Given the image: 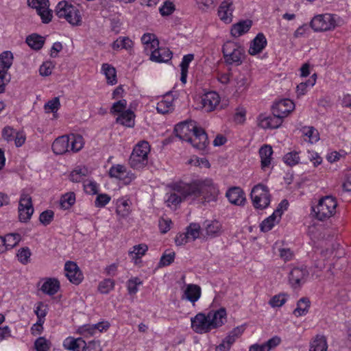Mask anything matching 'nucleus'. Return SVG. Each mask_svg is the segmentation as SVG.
<instances>
[{"label":"nucleus","mask_w":351,"mask_h":351,"mask_svg":"<svg viewBox=\"0 0 351 351\" xmlns=\"http://www.w3.org/2000/svg\"><path fill=\"white\" fill-rule=\"evenodd\" d=\"M199 5V8L206 11L209 9H212L215 7V2L217 0H197Z\"/></svg>","instance_id":"obj_60"},{"label":"nucleus","mask_w":351,"mask_h":351,"mask_svg":"<svg viewBox=\"0 0 351 351\" xmlns=\"http://www.w3.org/2000/svg\"><path fill=\"white\" fill-rule=\"evenodd\" d=\"M60 289V282L55 278H49L42 285L41 291L49 295L56 294Z\"/></svg>","instance_id":"obj_28"},{"label":"nucleus","mask_w":351,"mask_h":351,"mask_svg":"<svg viewBox=\"0 0 351 351\" xmlns=\"http://www.w3.org/2000/svg\"><path fill=\"white\" fill-rule=\"evenodd\" d=\"M198 127L195 121H186L176 125L174 133L180 139L188 142Z\"/></svg>","instance_id":"obj_8"},{"label":"nucleus","mask_w":351,"mask_h":351,"mask_svg":"<svg viewBox=\"0 0 351 351\" xmlns=\"http://www.w3.org/2000/svg\"><path fill=\"white\" fill-rule=\"evenodd\" d=\"M64 346L66 349L72 351H85L86 343L81 337L77 339L68 337L64 341Z\"/></svg>","instance_id":"obj_22"},{"label":"nucleus","mask_w":351,"mask_h":351,"mask_svg":"<svg viewBox=\"0 0 351 351\" xmlns=\"http://www.w3.org/2000/svg\"><path fill=\"white\" fill-rule=\"evenodd\" d=\"M133 46L132 41L128 37H119L112 43V48L117 50L120 48L129 49Z\"/></svg>","instance_id":"obj_37"},{"label":"nucleus","mask_w":351,"mask_h":351,"mask_svg":"<svg viewBox=\"0 0 351 351\" xmlns=\"http://www.w3.org/2000/svg\"><path fill=\"white\" fill-rule=\"evenodd\" d=\"M84 189L88 194H97L98 192L97 184L95 182L90 181L88 184H84Z\"/></svg>","instance_id":"obj_64"},{"label":"nucleus","mask_w":351,"mask_h":351,"mask_svg":"<svg viewBox=\"0 0 351 351\" xmlns=\"http://www.w3.org/2000/svg\"><path fill=\"white\" fill-rule=\"evenodd\" d=\"M21 237L18 233H9L4 237H1V245L5 247V251L8 248H12L15 247L21 241Z\"/></svg>","instance_id":"obj_27"},{"label":"nucleus","mask_w":351,"mask_h":351,"mask_svg":"<svg viewBox=\"0 0 351 351\" xmlns=\"http://www.w3.org/2000/svg\"><path fill=\"white\" fill-rule=\"evenodd\" d=\"M31 255V251L27 247L21 248L17 253L19 261L23 265H26L29 262Z\"/></svg>","instance_id":"obj_43"},{"label":"nucleus","mask_w":351,"mask_h":351,"mask_svg":"<svg viewBox=\"0 0 351 351\" xmlns=\"http://www.w3.org/2000/svg\"><path fill=\"white\" fill-rule=\"evenodd\" d=\"M134 113L131 110H127L116 119V122L121 125L132 128L134 125Z\"/></svg>","instance_id":"obj_29"},{"label":"nucleus","mask_w":351,"mask_h":351,"mask_svg":"<svg viewBox=\"0 0 351 351\" xmlns=\"http://www.w3.org/2000/svg\"><path fill=\"white\" fill-rule=\"evenodd\" d=\"M303 133L308 136L311 143L317 142L319 139V132L313 127L304 128Z\"/></svg>","instance_id":"obj_50"},{"label":"nucleus","mask_w":351,"mask_h":351,"mask_svg":"<svg viewBox=\"0 0 351 351\" xmlns=\"http://www.w3.org/2000/svg\"><path fill=\"white\" fill-rule=\"evenodd\" d=\"M308 271L306 268L294 267L289 274V282L291 287L296 289L300 287L306 282Z\"/></svg>","instance_id":"obj_12"},{"label":"nucleus","mask_w":351,"mask_h":351,"mask_svg":"<svg viewBox=\"0 0 351 351\" xmlns=\"http://www.w3.org/2000/svg\"><path fill=\"white\" fill-rule=\"evenodd\" d=\"M65 275L73 284L78 285L83 280V275L77 264L73 261H67L64 265Z\"/></svg>","instance_id":"obj_13"},{"label":"nucleus","mask_w":351,"mask_h":351,"mask_svg":"<svg viewBox=\"0 0 351 351\" xmlns=\"http://www.w3.org/2000/svg\"><path fill=\"white\" fill-rule=\"evenodd\" d=\"M310 25L315 32L332 30L337 26L335 16L328 13L317 15L313 18Z\"/></svg>","instance_id":"obj_7"},{"label":"nucleus","mask_w":351,"mask_h":351,"mask_svg":"<svg viewBox=\"0 0 351 351\" xmlns=\"http://www.w3.org/2000/svg\"><path fill=\"white\" fill-rule=\"evenodd\" d=\"M36 351H48L50 348V343L45 337H38L34 342Z\"/></svg>","instance_id":"obj_47"},{"label":"nucleus","mask_w":351,"mask_h":351,"mask_svg":"<svg viewBox=\"0 0 351 351\" xmlns=\"http://www.w3.org/2000/svg\"><path fill=\"white\" fill-rule=\"evenodd\" d=\"M51 62H45L40 67L39 72L42 76H49L51 73L53 68Z\"/></svg>","instance_id":"obj_61"},{"label":"nucleus","mask_w":351,"mask_h":351,"mask_svg":"<svg viewBox=\"0 0 351 351\" xmlns=\"http://www.w3.org/2000/svg\"><path fill=\"white\" fill-rule=\"evenodd\" d=\"M47 306L43 302H39L36 304L34 313L37 317H45L47 315Z\"/></svg>","instance_id":"obj_63"},{"label":"nucleus","mask_w":351,"mask_h":351,"mask_svg":"<svg viewBox=\"0 0 351 351\" xmlns=\"http://www.w3.org/2000/svg\"><path fill=\"white\" fill-rule=\"evenodd\" d=\"M143 282L140 280V278L136 277L132 279H130L127 282V288L128 290V293L130 295H134L138 291V285H142Z\"/></svg>","instance_id":"obj_44"},{"label":"nucleus","mask_w":351,"mask_h":351,"mask_svg":"<svg viewBox=\"0 0 351 351\" xmlns=\"http://www.w3.org/2000/svg\"><path fill=\"white\" fill-rule=\"evenodd\" d=\"M53 217V211L51 210H47L40 213L39 221L44 226H47L52 221Z\"/></svg>","instance_id":"obj_49"},{"label":"nucleus","mask_w":351,"mask_h":351,"mask_svg":"<svg viewBox=\"0 0 351 351\" xmlns=\"http://www.w3.org/2000/svg\"><path fill=\"white\" fill-rule=\"evenodd\" d=\"M201 296V288L197 285L190 284L188 285L182 298H185L193 304L197 302Z\"/></svg>","instance_id":"obj_24"},{"label":"nucleus","mask_w":351,"mask_h":351,"mask_svg":"<svg viewBox=\"0 0 351 351\" xmlns=\"http://www.w3.org/2000/svg\"><path fill=\"white\" fill-rule=\"evenodd\" d=\"M267 39L263 33H258L251 41L248 52L250 55L255 56L261 53L266 47Z\"/></svg>","instance_id":"obj_17"},{"label":"nucleus","mask_w":351,"mask_h":351,"mask_svg":"<svg viewBox=\"0 0 351 351\" xmlns=\"http://www.w3.org/2000/svg\"><path fill=\"white\" fill-rule=\"evenodd\" d=\"M150 145L146 141L138 143L133 149L129 158V165L134 169H141L148 164V154Z\"/></svg>","instance_id":"obj_2"},{"label":"nucleus","mask_w":351,"mask_h":351,"mask_svg":"<svg viewBox=\"0 0 351 351\" xmlns=\"http://www.w3.org/2000/svg\"><path fill=\"white\" fill-rule=\"evenodd\" d=\"M175 10L174 4L169 1L164 3L163 5L160 8L159 11L162 16H169Z\"/></svg>","instance_id":"obj_52"},{"label":"nucleus","mask_w":351,"mask_h":351,"mask_svg":"<svg viewBox=\"0 0 351 351\" xmlns=\"http://www.w3.org/2000/svg\"><path fill=\"white\" fill-rule=\"evenodd\" d=\"M12 53L9 51H3L0 54V69L8 70L12 64Z\"/></svg>","instance_id":"obj_36"},{"label":"nucleus","mask_w":351,"mask_h":351,"mask_svg":"<svg viewBox=\"0 0 351 351\" xmlns=\"http://www.w3.org/2000/svg\"><path fill=\"white\" fill-rule=\"evenodd\" d=\"M16 130L10 126L5 127L2 130V136L8 142L14 140Z\"/></svg>","instance_id":"obj_59"},{"label":"nucleus","mask_w":351,"mask_h":351,"mask_svg":"<svg viewBox=\"0 0 351 351\" xmlns=\"http://www.w3.org/2000/svg\"><path fill=\"white\" fill-rule=\"evenodd\" d=\"M127 106V101L125 99H121L117 102H114L110 109V112L114 113H122L124 112Z\"/></svg>","instance_id":"obj_54"},{"label":"nucleus","mask_w":351,"mask_h":351,"mask_svg":"<svg viewBox=\"0 0 351 351\" xmlns=\"http://www.w3.org/2000/svg\"><path fill=\"white\" fill-rule=\"evenodd\" d=\"M277 217L272 214L269 217L264 219L260 224V228L262 232H266L272 229L276 222Z\"/></svg>","instance_id":"obj_42"},{"label":"nucleus","mask_w":351,"mask_h":351,"mask_svg":"<svg viewBox=\"0 0 351 351\" xmlns=\"http://www.w3.org/2000/svg\"><path fill=\"white\" fill-rule=\"evenodd\" d=\"M37 14L41 17L42 21L44 23H49L51 21L52 12L47 8L40 9V11H36Z\"/></svg>","instance_id":"obj_58"},{"label":"nucleus","mask_w":351,"mask_h":351,"mask_svg":"<svg viewBox=\"0 0 351 351\" xmlns=\"http://www.w3.org/2000/svg\"><path fill=\"white\" fill-rule=\"evenodd\" d=\"M204 227L208 236L214 238L221 234L222 225L217 220H206L204 223Z\"/></svg>","instance_id":"obj_20"},{"label":"nucleus","mask_w":351,"mask_h":351,"mask_svg":"<svg viewBox=\"0 0 351 351\" xmlns=\"http://www.w3.org/2000/svg\"><path fill=\"white\" fill-rule=\"evenodd\" d=\"M188 142L190 143L193 147L200 151H205L209 144L208 135L205 130L201 127H198L196 129L195 132L193 133V135Z\"/></svg>","instance_id":"obj_9"},{"label":"nucleus","mask_w":351,"mask_h":351,"mask_svg":"<svg viewBox=\"0 0 351 351\" xmlns=\"http://www.w3.org/2000/svg\"><path fill=\"white\" fill-rule=\"evenodd\" d=\"M272 154V147L269 145H265L260 148L259 155L261 159V168L263 169L270 165Z\"/></svg>","instance_id":"obj_26"},{"label":"nucleus","mask_w":351,"mask_h":351,"mask_svg":"<svg viewBox=\"0 0 351 351\" xmlns=\"http://www.w3.org/2000/svg\"><path fill=\"white\" fill-rule=\"evenodd\" d=\"M294 108V103L291 100L282 99L272 106V114L283 119L293 110Z\"/></svg>","instance_id":"obj_11"},{"label":"nucleus","mask_w":351,"mask_h":351,"mask_svg":"<svg viewBox=\"0 0 351 351\" xmlns=\"http://www.w3.org/2000/svg\"><path fill=\"white\" fill-rule=\"evenodd\" d=\"M56 13L59 18L65 19L72 25H80L81 24L82 17L79 10L65 1L58 3L56 8Z\"/></svg>","instance_id":"obj_5"},{"label":"nucleus","mask_w":351,"mask_h":351,"mask_svg":"<svg viewBox=\"0 0 351 351\" xmlns=\"http://www.w3.org/2000/svg\"><path fill=\"white\" fill-rule=\"evenodd\" d=\"M252 25V21L250 19L242 20L234 24L231 28L230 33L234 37H239L247 33Z\"/></svg>","instance_id":"obj_21"},{"label":"nucleus","mask_w":351,"mask_h":351,"mask_svg":"<svg viewBox=\"0 0 351 351\" xmlns=\"http://www.w3.org/2000/svg\"><path fill=\"white\" fill-rule=\"evenodd\" d=\"M173 189L176 193H171L167 202L169 206H176L183 199L189 197L202 196L205 202L215 201L219 190L210 179L196 180L191 183L179 182L173 184Z\"/></svg>","instance_id":"obj_1"},{"label":"nucleus","mask_w":351,"mask_h":351,"mask_svg":"<svg viewBox=\"0 0 351 351\" xmlns=\"http://www.w3.org/2000/svg\"><path fill=\"white\" fill-rule=\"evenodd\" d=\"M23 209H26V215L24 219H30L34 213V208L32 197L26 193L21 194L19 201V210H23Z\"/></svg>","instance_id":"obj_25"},{"label":"nucleus","mask_w":351,"mask_h":351,"mask_svg":"<svg viewBox=\"0 0 351 351\" xmlns=\"http://www.w3.org/2000/svg\"><path fill=\"white\" fill-rule=\"evenodd\" d=\"M88 172L85 167H77L71 172L70 180L73 182H80L87 176Z\"/></svg>","instance_id":"obj_34"},{"label":"nucleus","mask_w":351,"mask_h":351,"mask_svg":"<svg viewBox=\"0 0 351 351\" xmlns=\"http://www.w3.org/2000/svg\"><path fill=\"white\" fill-rule=\"evenodd\" d=\"M220 98L219 95L214 91L205 93L202 97V108L206 112L214 110L219 104Z\"/></svg>","instance_id":"obj_15"},{"label":"nucleus","mask_w":351,"mask_h":351,"mask_svg":"<svg viewBox=\"0 0 351 351\" xmlns=\"http://www.w3.org/2000/svg\"><path fill=\"white\" fill-rule=\"evenodd\" d=\"M110 199L111 197L107 194H98L95 202V205L96 207H104L109 203Z\"/></svg>","instance_id":"obj_57"},{"label":"nucleus","mask_w":351,"mask_h":351,"mask_svg":"<svg viewBox=\"0 0 351 351\" xmlns=\"http://www.w3.org/2000/svg\"><path fill=\"white\" fill-rule=\"evenodd\" d=\"M45 37L37 34H32L26 38V43L34 50H40L45 44Z\"/></svg>","instance_id":"obj_31"},{"label":"nucleus","mask_w":351,"mask_h":351,"mask_svg":"<svg viewBox=\"0 0 351 351\" xmlns=\"http://www.w3.org/2000/svg\"><path fill=\"white\" fill-rule=\"evenodd\" d=\"M172 58V52L167 48H158L152 52L150 60L156 62H167Z\"/></svg>","instance_id":"obj_23"},{"label":"nucleus","mask_w":351,"mask_h":351,"mask_svg":"<svg viewBox=\"0 0 351 351\" xmlns=\"http://www.w3.org/2000/svg\"><path fill=\"white\" fill-rule=\"evenodd\" d=\"M200 226L199 223H191L186 228V235L189 237V239H191L193 241H195L199 237L200 232Z\"/></svg>","instance_id":"obj_40"},{"label":"nucleus","mask_w":351,"mask_h":351,"mask_svg":"<svg viewBox=\"0 0 351 351\" xmlns=\"http://www.w3.org/2000/svg\"><path fill=\"white\" fill-rule=\"evenodd\" d=\"M224 62L228 65L239 66L245 58V50L237 43L226 42L222 47Z\"/></svg>","instance_id":"obj_3"},{"label":"nucleus","mask_w":351,"mask_h":351,"mask_svg":"<svg viewBox=\"0 0 351 351\" xmlns=\"http://www.w3.org/2000/svg\"><path fill=\"white\" fill-rule=\"evenodd\" d=\"M253 205L256 208L264 209L270 203V194L267 187L263 184H257L252 189L250 194Z\"/></svg>","instance_id":"obj_6"},{"label":"nucleus","mask_w":351,"mask_h":351,"mask_svg":"<svg viewBox=\"0 0 351 351\" xmlns=\"http://www.w3.org/2000/svg\"><path fill=\"white\" fill-rule=\"evenodd\" d=\"M126 168L121 165L112 166L109 170V175L112 178H122V176L125 173Z\"/></svg>","instance_id":"obj_46"},{"label":"nucleus","mask_w":351,"mask_h":351,"mask_svg":"<svg viewBox=\"0 0 351 351\" xmlns=\"http://www.w3.org/2000/svg\"><path fill=\"white\" fill-rule=\"evenodd\" d=\"M172 108V101L162 99L157 104L156 110L160 114L168 113Z\"/></svg>","instance_id":"obj_45"},{"label":"nucleus","mask_w":351,"mask_h":351,"mask_svg":"<svg viewBox=\"0 0 351 351\" xmlns=\"http://www.w3.org/2000/svg\"><path fill=\"white\" fill-rule=\"evenodd\" d=\"M52 150L57 155L63 154L69 152V138L67 136L57 138L52 144Z\"/></svg>","instance_id":"obj_19"},{"label":"nucleus","mask_w":351,"mask_h":351,"mask_svg":"<svg viewBox=\"0 0 351 351\" xmlns=\"http://www.w3.org/2000/svg\"><path fill=\"white\" fill-rule=\"evenodd\" d=\"M232 3L230 0H224L221 2L218 9V16L219 19L226 23H230L232 21Z\"/></svg>","instance_id":"obj_18"},{"label":"nucleus","mask_w":351,"mask_h":351,"mask_svg":"<svg viewBox=\"0 0 351 351\" xmlns=\"http://www.w3.org/2000/svg\"><path fill=\"white\" fill-rule=\"evenodd\" d=\"M327 340L326 337L324 335H316L311 343L310 351H327Z\"/></svg>","instance_id":"obj_30"},{"label":"nucleus","mask_w":351,"mask_h":351,"mask_svg":"<svg viewBox=\"0 0 351 351\" xmlns=\"http://www.w3.org/2000/svg\"><path fill=\"white\" fill-rule=\"evenodd\" d=\"M310 304L311 302L308 298H302L298 300L297 307L293 311V314L297 317L306 315L308 311Z\"/></svg>","instance_id":"obj_32"},{"label":"nucleus","mask_w":351,"mask_h":351,"mask_svg":"<svg viewBox=\"0 0 351 351\" xmlns=\"http://www.w3.org/2000/svg\"><path fill=\"white\" fill-rule=\"evenodd\" d=\"M29 5L33 8H35L36 11H40V9L47 8L49 6V0H32L28 1Z\"/></svg>","instance_id":"obj_55"},{"label":"nucleus","mask_w":351,"mask_h":351,"mask_svg":"<svg viewBox=\"0 0 351 351\" xmlns=\"http://www.w3.org/2000/svg\"><path fill=\"white\" fill-rule=\"evenodd\" d=\"M102 69L104 72L108 84L113 85L117 84V72L115 69L108 64H103Z\"/></svg>","instance_id":"obj_35"},{"label":"nucleus","mask_w":351,"mask_h":351,"mask_svg":"<svg viewBox=\"0 0 351 351\" xmlns=\"http://www.w3.org/2000/svg\"><path fill=\"white\" fill-rule=\"evenodd\" d=\"M191 328L195 332L200 334L208 332L213 329L208 315L202 313L191 318Z\"/></svg>","instance_id":"obj_10"},{"label":"nucleus","mask_w":351,"mask_h":351,"mask_svg":"<svg viewBox=\"0 0 351 351\" xmlns=\"http://www.w3.org/2000/svg\"><path fill=\"white\" fill-rule=\"evenodd\" d=\"M141 41L143 44H151L153 47H155V45H158L159 44V41L156 36L149 33L144 34L141 38Z\"/></svg>","instance_id":"obj_53"},{"label":"nucleus","mask_w":351,"mask_h":351,"mask_svg":"<svg viewBox=\"0 0 351 351\" xmlns=\"http://www.w3.org/2000/svg\"><path fill=\"white\" fill-rule=\"evenodd\" d=\"M337 202L335 197L326 195L322 197L315 207H313L316 218L324 221L333 216L336 212Z\"/></svg>","instance_id":"obj_4"},{"label":"nucleus","mask_w":351,"mask_h":351,"mask_svg":"<svg viewBox=\"0 0 351 351\" xmlns=\"http://www.w3.org/2000/svg\"><path fill=\"white\" fill-rule=\"evenodd\" d=\"M283 161L290 167L298 164L300 162L299 152L293 151L286 154L283 157Z\"/></svg>","instance_id":"obj_38"},{"label":"nucleus","mask_w":351,"mask_h":351,"mask_svg":"<svg viewBox=\"0 0 351 351\" xmlns=\"http://www.w3.org/2000/svg\"><path fill=\"white\" fill-rule=\"evenodd\" d=\"M114 281L110 278H107L100 282L98 286V290L100 293L107 294L114 287Z\"/></svg>","instance_id":"obj_41"},{"label":"nucleus","mask_w":351,"mask_h":351,"mask_svg":"<svg viewBox=\"0 0 351 351\" xmlns=\"http://www.w3.org/2000/svg\"><path fill=\"white\" fill-rule=\"evenodd\" d=\"M75 195L73 192L64 194L60 199L61 206L65 209L69 208L75 204Z\"/></svg>","instance_id":"obj_39"},{"label":"nucleus","mask_w":351,"mask_h":351,"mask_svg":"<svg viewBox=\"0 0 351 351\" xmlns=\"http://www.w3.org/2000/svg\"><path fill=\"white\" fill-rule=\"evenodd\" d=\"M60 106V99L58 97H54L49 100L45 105V110L46 112H56L58 111Z\"/></svg>","instance_id":"obj_48"},{"label":"nucleus","mask_w":351,"mask_h":351,"mask_svg":"<svg viewBox=\"0 0 351 351\" xmlns=\"http://www.w3.org/2000/svg\"><path fill=\"white\" fill-rule=\"evenodd\" d=\"M207 315L213 329L221 326L227 319L225 308H220L215 311H211Z\"/></svg>","instance_id":"obj_14"},{"label":"nucleus","mask_w":351,"mask_h":351,"mask_svg":"<svg viewBox=\"0 0 351 351\" xmlns=\"http://www.w3.org/2000/svg\"><path fill=\"white\" fill-rule=\"evenodd\" d=\"M176 254L175 252H171L169 254H164L160 260L159 266L165 267L169 265L174 261Z\"/></svg>","instance_id":"obj_56"},{"label":"nucleus","mask_w":351,"mask_h":351,"mask_svg":"<svg viewBox=\"0 0 351 351\" xmlns=\"http://www.w3.org/2000/svg\"><path fill=\"white\" fill-rule=\"evenodd\" d=\"M171 224V219L161 218L159 220V224H158L160 232L162 234L167 233L170 230Z\"/></svg>","instance_id":"obj_62"},{"label":"nucleus","mask_w":351,"mask_h":351,"mask_svg":"<svg viewBox=\"0 0 351 351\" xmlns=\"http://www.w3.org/2000/svg\"><path fill=\"white\" fill-rule=\"evenodd\" d=\"M229 202L234 205L241 206L245 202V196L243 191L237 186L230 188L226 194Z\"/></svg>","instance_id":"obj_16"},{"label":"nucleus","mask_w":351,"mask_h":351,"mask_svg":"<svg viewBox=\"0 0 351 351\" xmlns=\"http://www.w3.org/2000/svg\"><path fill=\"white\" fill-rule=\"evenodd\" d=\"M69 138V149L73 152L80 151L84 145L83 138L80 134H71L67 136Z\"/></svg>","instance_id":"obj_33"},{"label":"nucleus","mask_w":351,"mask_h":351,"mask_svg":"<svg viewBox=\"0 0 351 351\" xmlns=\"http://www.w3.org/2000/svg\"><path fill=\"white\" fill-rule=\"evenodd\" d=\"M287 301V295L279 294L274 295L269 300V304L273 307L282 306Z\"/></svg>","instance_id":"obj_51"}]
</instances>
